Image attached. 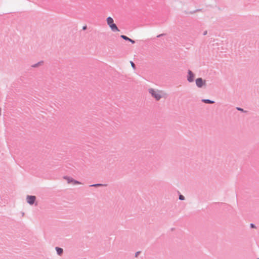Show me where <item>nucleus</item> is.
Instances as JSON below:
<instances>
[{
  "mask_svg": "<svg viewBox=\"0 0 259 259\" xmlns=\"http://www.w3.org/2000/svg\"><path fill=\"white\" fill-rule=\"evenodd\" d=\"M201 102L206 104H213L215 103L214 101L210 99H202Z\"/></svg>",
  "mask_w": 259,
  "mask_h": 259,
  "instance_id": "11",
  "label": "nucleus"
},
{
  "mask_svg": "<svg viewBox=\"0 0 259 259\" xmlns=\"http://www.w3.org/2000/svg\"><path fill=\"white\" fill-rule=\"evenodd\" d=\"M200 10H196V11H195L194 12H198V11H199Z\"/></svg>",
  "mask_w": 259,
  "mask_h": 259,
  "instance_id": "21",
  "label": "nucleus"
},
{
  "mask_svg": "<svg viewBox=\"0 0 259 259\" xmlns=\"http://www.w3.org/2000/svg\"><path fill=\"white\" fill-rule=\"evenodd\" d=\"M120 37L125 40L131 42L133 44L135 43V41L134 40L132 39L131 38H129L128 37H127L126 35H121Z\"/></svg>",
  "mask_w": 259,
  "mask_h": 259,
  "instance_id": "6",
  "label": "nucleus"
},
{
  "mask_svg": "<svg viewBox=\"0 0 259 259\" xmlns=\"http://www.w3.org/2000/svg\"><path fill=\"white\" fill-rule=\"evenodd\" d=\"M63 179L67 180L68 184L72 183L73 185L80 184L81 183L77 180L73 179L72 178L68 176H64Z\"/></svg>",
  "mask_w": 259,
  "mask_h": 259,
  "instance_id": "3",
  "label": "nucleus"
},
{
  "mask_svg": "<svg viewBox=\"0 0 259 259\" xmlns=\"http://www.w3.org/2000/svg\"><path fill=\"white\" fill-rule=\"evenodd\" d=\"M130 63L131 64V66L132 67L134 68V69H136V65L135 64V63L133 62V61H130Z\"/></svg>",
  "mask_w": 259,
  "mask_h": 259,
  "instance_id": "15",
  "label": "nucleus"
},
{
  "mask_svg": "<svg viewBox=\"0 0 259 259\" xmlns=\"http://www.w3.org/2000/svg\"><path fill=\"white\" fill-rule=\"evenodd\" d=\"M140 252H141L140 251L136 252V253H135V257H138V255H139V254L140 253Z\"/></svg>",
  "mask_w": 259,
  "mask_h": 259,
  "instance_id": "17",
  "label": "nucleus"
},
{
  "mask_svg": "<svg viewBox=\"0 0 259 259\" xmlns=\"http://www.w3.org/2000/svg\"><path fill=\"white\" fill-rule=\"evenodd\" d=\"M250 228H256L255 225L254 224L251 223L250 224Z\"/></svg>",
  "mask_w": 259,
  "mask_h": 259,
  "instance_id": "16",
  "label": "nucleus"
},
{
  "mask_svg": "<svg viewBox=\"0 0 259 259\" xmlns=\"http://www.w3.org/2000/svg\"><path fill=\"white\" fill-rule=\"evenodd\" d=\"M109 27L113 32L119 31V29L115 23L110 25Z\"/></svg>",
  "mask_w": 259,
  "mask_h": 259,
  "instance_id": "7",
  "label": "nucleus"
},
{
  "mask_svg": "<svg viewBox=\"0 0 259 259\" xmlns=\"http://www.w3.org/2000/svg\"><path fill=\"white\" fill-rule=\"evenodd\" d=\"M196 86L199 88H201L206 85V81L201 77L197 78L195 80Z\"/></svg>",
  "mask_w": 259,
  "mask_h": 259,
  "instance_id": "2",
  "label": "nucleus"
},
{
  "mask_svg": "<svg viewBox=\"0 0 259 259\" xmlns=\"http://www.w3.org/2000/svg\"><path fill=\"white\" fill-rule=\"evenodd\" d=\"M207 31L206 30V31H205L203 32V35H206V34H207Z\"/></svg>",
  "mask_w": 259,
  "mask_h": 259,
  "instance_id": "19",
  "label": "nucleus"
},
{
  "mask_svg": "<svg viewBox=\"0 0 259 259\" xmlns=\"http://www.w3.org/2000/svg\"><path fill=\"white\" fill-rule=\"evenodd\" d=\"M195 74L194 73L190 70H188V75H187V80L189 82H193L194 80Z\"/></svg>",
  "mask_w": 259,
  "mask_h": 259,
  "instance_id": "4",
  "label": "nucleus"
},
{
  "mask_svg": "<svg viewBox=\"0 0 259 259\" xmlns=\"http://www.w3.org/2000/svg\"><path fill=\"white\" fill-rule=\"evenodd\" d=\"M87 29V25H85V26H83V27H82V30H85Z\"/></svg>",
  "mask_w": 259,
  "mask_h": 259,
  "instance_id": "18",
  "label": "nucleus"
},
{
  "mask_svg": "<svg viewBox=\"0 0 259 259\" xmlns=\"http://www.w3.org/2000/svg\"><path fill=\"white\" fill-rule=\"evenodd\" d=\"M163 35H164V34H159L157 36V37H160L162 36H163Z\"/></svg>",
  "mask_w": 259,
  "mask_h": 259,
  "instance_id": "20",
  "label": "nucleus"
},
{
  "mask_svg": "<svg viewBox=\"0 0 259 259\" xmlns=\"http://www.w3.org/2000/svg\"><path fill=\"white\" fill-rule=\"evenodd\" d=\"M55 249L59 255H61L63 253V249L59 247H56Z\"/></svg>",
  "mask_w": 259,
  "mask_h": 259,
  "instance_id": "9",
  "label": "nucleus"
},
{
  "mask_svg": "<svg viewBox=\"0 0 259 259\" xmlns=\"http://www.w3.org/2000/svg\"><path fill=\"white\" fill-rule=\"evenodd\" d=\"M107 186V184H106L97 183V184L91 185H90V187H106Z\"/></svg>",
  "mask_w": 259,
  "mask_h": 259,
  "instance_id": "8",
  "label": "nucleus"
},
{
  "mask_svg": "<svg viewBox=\"0 0 259 259\" xmlns=\"http://www.w3.org/2000/svg\"><path fill=\"white\" fill-rule=\"evenodd\" d=\"M44 63V61H40L38 62H37V63H35L33 65H31V67H33V68H36V67H38L40 65H41L42 64H43Z\"/></svg>",
  "mask_w": 259,
  "mask_h": 259,
  "instance_id": "12",
  "label": "nucleus"
},
{
  "mask_svg": "<svg viewBox=\"0 0 259 259\" xmlns=\"http://www.w3.org/2000/svg\"><path fill=\"white\" fill-rule=\"evenodd\" d=\"M236 109L238 111H241L242 112H245L246 111L244 110L243 108H241L240 107H236Z\"/></svg>",
  "mask_w": 259,
  "mask_h": 259,
  "instance_id": "14",
  "label": "nucleus"
},
{
  "mask_svg": "<svg viewBox=\"0 0 259 259\" xmlns=\"http://www.w3.org/2000/svg\"><path fill=\"white\" fill-rule=\"evenodd\" d=\"M257 259H259V258H257Z\"/></svg>",
  "mask_w": 259,
  "mask_h": 259,
  "instance_id": "22",
  "label": "nucleus"
},
{
  "mask_svg": "<svg viewBox=\"0 0 259 259\" xmlns=\"http://www.w3.org/2000/svg\"><path fill=\"white\" fill-rule=\"evenodd\" d=\"M107 24L110 26V25H112L114 23V20L113 19V18L111 17H108L107 18Z\"/></svg>",
  "mask_w": 259,
  "mask_h": 259,
  "instance_id": "10",
  "label": "nucleus"
},
{
  "mask_svg": "<svg viewBox=\"0 0 259 259\" xmlns=\"http://www.w3.org/2000/svg\"><path fill=\"white\" fill-rule=\"evenodd\" d=\"M36 197L33 195H27L26 197L27 202L30 205H33L36 201Z\"/></svg>",
  "mask_w": 259,
  "mask_h": 259,
  "instance_id": "5",
  "label": "nucleus"
},
{
  "mask_svg": "<svg viewBox=\"0 0 259 259\" xmlns=\"http://www.w3.org/2000/svg\"><path fill=\"white\" fill-rule=\"evenodd\" d=\"M179 198L180 200H184L185 199L184 196L181 194H180Z\"/></svg>",
  "mask_w": 259,
  "mask_h": 259,
  "instance_id": "13",
  "label": "nucleus"
},
{
  "mask_svg": "<svg viewBox=\"0 0 259 259\" xmlns=\"http://www.w3.org/2000/svg\"><path fill=\"white\" fill-rule=\"evenodd\" d=\"M149 93L151 95L152 97L155 99L156 101H159L161 98V96L153 89H149Z\"/></svg>",
  "mask_w": 259,
  "mask_h": 259,
  "instance_id": "1",
  "label": "nucleus"
}]
</instances>
